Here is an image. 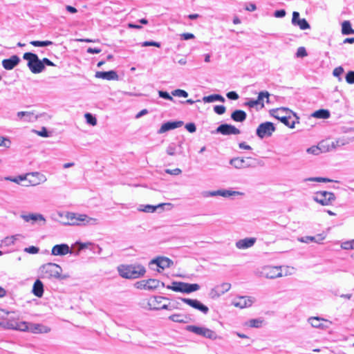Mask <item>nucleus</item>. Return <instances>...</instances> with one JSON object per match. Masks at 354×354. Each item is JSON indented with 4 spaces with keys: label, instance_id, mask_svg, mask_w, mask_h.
<instances>
[{
    "label": "nucleus",
    "instance_id": "nucleus-1",
    "mask_svg": "<svg viewBox=\"0 0 354 354\" xmlns=\"http://www.w3.org/2000/svg\"><path fill=\"white\" fill-rule=\"evenodd\" d=\"M119 274L125 279H138L146 273L145 268L139 263L120 265L118 267Z\"/></svg>",
    "mask_w": 354,
    "mask_h": 354
},
{
    "label": "nucleus",
    "instance_id": "nucleus-2",
    "mask_svg": "<svg viewBox=\"0 0 354 354\" xmlns=\"http://www.w3.org/2000/svg\"><path fill=\"white\" fill-rule=\"evenodd\" d=\"M62 272L61 266L54 263H48L39 268L40 277L43 279H65L68 277V275H62Z\"/></svg>",
    "mask_w": 354,
    "mask_h": 354
},
{
    "label": "nucleus",
    "instance_id": "nucleus-3",
    "mask_svg": "<svg viewBox=\"0 0 354 354\" xmlns=\"http://www.w3.org/2000/svg\"><path fill=\"white\" fill-rule=\"evenodd\" d=\"M68 221L65 225H95L99 223V219L83 214L67 212L66 215Z\"/></svg>",
    "mask_w": 354,
    "mask_h": 354
},
{
    "label": "nucleus",
    "instance_id": "nucleus-4",
    "mask_svg": "<svg viewBox=\"0 0 354 354\" xmlns=\"http://www.w3.org/2000/svg\"><path fill=\"white\" fill-rule=\"evenodd\" d=\"M23 58L28 62L27 66L32 73L37 74L44 71L45 66L37 54L30 52L25 53Z\"/></svg>",
    "mask_w": 354,
    "mask_h": 354
},
{
    "label": "nucleus",
    "instance_id": "nucleus-5",
    "mask_svg": "<svg viewBox=\"0 0 354 354\" xmlns=\"http://www.w3.org/2000/svg\"><path fill=\"white\" fill-rule=\"evenodd\" d=\"M288 111V109L282 107L277 109H272L270 111V113L274 118L279 120L286 126L293 129L295 127V123L299 122L297 120L298 118H297L296 120H294L290 115H283V113Z\"/></svg>",
    "mask_w": 354,
    "mask_h": 354
},
{
    "label": "nucleus",
    "instance_id": "nucleus-6",
    "mask_svg": "<svg viewBox=\"0 0 354 354\" xmlns=\"http://www.w3.org/2000/svg\"><path fill=\"white\" fill-rule=\"evenodd\" d=\"M167 288L175 292L191 293L200 289V286L197 283H188L180 281H174L171 285L167 286Z\"/></svg>",
    "mask_w": 354,
    "mask_h": 354
},
{
    "label": "nucleus",
    "instance_id": "nucleus-7",
    "mask_svg": "<svg viewBox=\"0 0 354 354\" xmlns=\"http://www.w3.org/2000/svg\"><path fill=\"white\" fill-rule=\"evenodd\" d=\"M230 163L236 169H245L256 167L259 165V161L257 159L251 157H247L245 158L238 157L232 158Z\"/></svg>",
    "mask_w": 354,
    "mask_h": 354
},
{
    "label": "nucleus",
    "instance_id": "nucleus-8",
    "mask_svg": "<svg viewBox=\"0 0 354 354\" xmlns=\"http://www.w3.org/2000/svg\"><path fill=\"white\" fill-rule=\"evenodd\" d=\"M186 330L189 332H192L198 335H201L202 337L210 339H221V337L218 336L216 333L205 327H201L194 325H189L186 326Z\"/></svg>",
    "mask_w": 354,
    "mask_h": 354
},
{
    "label": "nucleus",
    "instance_id": "nucleus-9",
    "mask_svg": "<svg viewBox=\"0 0 354 354\" xmlns=\"http://www.w3.org/2000/svg\"><path fill=\"white\" fill-rule=\"evenodd\" d=\"M275 131L276 128L272 122H265L258 126L256 134L259 138L263 139L266 137H270Z\"/></svg>",
    "mask_w": 354,
    "mask_h": 354
},
{
    "label": "nucleus",
    "instance_id": "nucleus-10",
    "mask_svg": "<svg viewBox=\"0 0 354 354\" xmlns=\"http://www.w3.org/2000/svg\"><path fill=\"white\" fill-rule=\"evenodd\" d=\"M313 200L322 205H330L335 201V196L332 192L321 191L315 194Z\"/></svg>",
    "mask_w": 354,
    "mask_h": 354
},
{
    "label": "nucleus",
    "instance_id": "nucleus-11",
    "mask_svg": "<svg viewBox=\"0 0 354 354\" xmlns=\"http://www.w3.org/2000/svg\"><path fill=\"white\" fill-rule=\"evenodd\" d=\"M202 196L205 198L213 197V196H223L224 198H229L230 196H235L243 195L242 192L238 191H232L227 189H218L216 191H205L202 192Z\"/></svg>",
    "mask_w": 354,
    "mask_h": 354
},
{
    "label": "nucleus",
    "instance_id": "nucleus-12",
    "mask_svg": "<svg viewBox=\"0 0 354 354\" xmlns=\"http://www.w3.org/2000/svg\"><path fill=\"white\" fill-rule=\"evenodd\" d=\"M160 283V282L158 279H149L137 281L135 283V287L140 290H153L159 286Z\"/></svg>",
    "mask_w": 354,
    "mask_h": 354
},
{
    "label": "nucleus",
    "instance_id": "nucleus-13",
    "mask_svg": "<svg viewBox=\"0 0 354 354\" xmlns=\"http://www.w3.org/2000/svg\"><path fill=\"white\" fill-rule=\"evenodd\" d=\"M215 132L224 136L237 135L241 133L240 130L236 127L226 123L220 124L215 130Z\"/></svg>",
    "mask_w": 354,
    "mask_h": 354
},
{
    "label": "nucleus",
    "instance_id": "nucleus-14",
    "mask_svg": "<svg viewBox=\"0 0 354 354\" xmlns=\"http://www.w3.org/2000/svg\"><path fill=\"white\" fill-rule=\"evenodd\" d=\"M180 299L185 303L186 304L189 305V306L192 307L193 308H195L201 312H202L204 314H207L209 312V308L207 306L202 304L200 301L197 299H193L189 298H180Z\"/></svg>",
    "mask_w": 354,
    "mask_h": 354
},
{
    "label": "nucleus",
    "instance_id": "nucleus-15",
    "mask_svg": "<svg viewBox=\"0 0 354 354\" xmlns=\"http://www.w3.org/2000/svg\"><path fill=\"white\" fill-rule=\"evenodd\" d=\"M262 274L268 279H275L282 276L281 267L266 266L263 268Z\"/></svg>",
    "mask_w": 354,
    "mask_h": 354
},
{
    "label": "nucleus",
    "instance_id": "nucleus-16",
    "mask_svg": "<svg viewBox=\"0 0 354 354\" xmlns=\"http://www.w3.org/2000/svg\"><path fill=\"white\" fill-rule=\"evenodd\" d=\"M231 288V284L229 283H223L213 288L209 292L212 298L218 297L221 295L227 292Z\"/></svg>",
    "mask_w": 354,
    "mask_h": 354
},
{
    "label": "nucleus",
    "instance_id": "nucleus-17",
    "mask_svg": "<svg viewBox=\"0 0 354 354\" xmlns=\"http://www.w3.org/2000/svg\"><path fill=\"white\" fill-rule=\"evenodd\" d=\"M299 16L298 12L294 11L292 12V24L295 26H299L303 30L310 29V26L308 22L305 19H300Z\"/></svg>",
    "mask_w": 354,
    "mask_h": 354
},
{
    "label": "nucleus",
    "instance_id": "nucleus-18",
    "mask_svg": "<svg viewBox=\"0 0 354 354\" xmlns=\"http://www.w3.org/2000/svg\"><path fill=\"white\" fill-rule=\"evenodd\" d=\"M308 322L313 328L326 329L332 324L331 322L321 319L318 317H313L308 319Z\"/></svg>",
    "mask_w": 354,
    "mask_h": 354
},
{
    "label": "nucleus",
    "instance_id": "nucleus-19",
    "mask_svg": "<svg viewBox=\"0 0 354 354\" xmlns=\"http://www.w3.org/2000/svg\"><path fill=\"white\" fill-rule=\"evenodd\" d=\"M68 253L71 254L73 252L66 243L55 245L51 250V254L54 256H64Z\"/></svg>",
    "mask_w": 354,
    "mask_h": 354
},
{
    "label": "nucleus",
    "instance_id": "nucleus-20",
    "mask_svg": "<svg viewBox=\"0 0 354 354\" xmlns=\"http://www.w3.org/2000/svg\"><path fill=\"white\" fill-rule=\"evenodd\" d=\"M173 263V261L170 259L165 257H159L156 259H152L149 262V266L156 265L157 267L161 269H165L171 267Z\"/></svg>",
    "mask_w": 354,
    "mask_h": 354
},
{
    "label": "nucleus",
    "instance_id": "nucleus-21",
    "mask_svg": "<svg viewBox=\"0 0 354 354\" xmlns=\"http://www.w3.org/2000/svg\"><path fill=\"white\" fill-rule=\"evenodd\" d=\"M183 125V121H168L163 123L160 128L158 130V134L164 133L168 131L175 129Z\"/></svg>",
    "mask_w": 354,
    "mask_h": 354
},
{
    "label": "nucleus",
    "instance_id": "nucleus-22",
    "mask_svg": "<svg viewBox=\"0 0 354 354\" xmlns=\"http://www.w3.org/2000/svg\"><path fill=\"white\" fill-rule=\"evenodd\" d=\"M27 177H29L28 181L32 185H37L46 182L47 180L46 176L39 172L27 174Z\"/></svg>",
    "mask_w": 354,
    "mask_h": 354
},
{
    "label": "nucleus",
    "instance_id": "nucleus-23",
    "mask_svg": "<svg viewBox=\"0 0 354 354\" xmlns=\"http://www.w3.org/2000/svg\"><path fill=\"white\" fill-rule=\"evenodd\" d=\"M253 300L250 297L245 296L239 297L233 301L234 306L240 308L251 306Z\"/></svg>",
    "mask_w": 354,
    "mask_h": 354
},
{
    "label": "nucleus",
    "instance_id": "nucleus-24",
    "mask_svg": "<svg viewBox=\"0 0 354 354\" xmlns=\"http://www.w3.org/2000/svg\"><path fill=\"white\" fill-rule=\"evenodd\" d=\"M20 62V58L17 55H12L8 59L2 61V66L6 70H12Z\"/></svg>",
    "mask_w": 354,
    "mask_h": 354
},
{
    "label": "nucleus",
    "instance_id": "nucleus-25",
    "mask_svg": "<svg viewBox=\"0 0 354 354\" xmlns=\"http://www.w3.org/2000/svg\"><path fill=\"white\" fill-rule=\"evenodd\" d=\"M256 241L254 237L243 239L236 243V247L241 250L248 249L253 246Z\"/></svg>",
    "mask_w": 354,
    "mask_h": 354
},
{
    "label": "nucleus",
    "instance_id": "nucleus-26",
    "mask_svg": "<svg viewBox=\"0 0 354 354\" xmlns=\"http://www.w3.org/2000/svg\"><path fill=\"white\" fill-rule=\"evenodd\" d=\"M50 330V328L40 324H30L29 330L33 333H47Z\"/></svg>",
    "mask_w": 354,
    "mask_h": 354
},
{
    "label": "nucleus",
    "instance_id": "nucleus-27",
    "mask_svg": "<svg viewBox=\"0 0 354 354\" xmlns=\"http://www.w3.org/2000/svg\"><path fill=\"white\" fill-rule=\"evenodd\" d=\"M325 239V236L322 234H317L315 236H306L298 239V241L301 243H309L310 242H315L320 243Z\"/></svg>",
    "mask_w": 354,
    "mask_h": 354
},
{
    "label": "nucleus",
    "instance_id": "nucleus-28",
    "mask_svg": "<svg viewBox=\"0 0 354 354\" xmlns=\"http://www.w3.org/2000/svg\"><path fill=\"white\" fill-rule=\"evenodd\" d=\"M182 142H180L178 145L176 146L175 143H170L167 147L166 152L169 156H175L176 153L181 154L183 153L182 150Z\"/></svg>",
    "mask_w": 354,
    "mask_h": 354
},
{
    "label": "nucleus",
    "instance_id": "nucleus-29",
    "mask_svg": "<svg viewBox=\"0 0 354 354\" xmlns=\"http://www.w3.org/2000/svg\"><path fill=\"white\" fill-rule=\"evenodd\" d=\"M32 293L37 297H41L44 295V284L39 279H37L32 286Z\"/></svg>",
    "mask_w": 354,
    "mask_h": 354
},
{
    "label": "nucleus",
    "instance_id": "nucleus-30",
    "mask_svg": "<svg viewBox=\"0 0 354 354\" xmlns=\"http://www.w3.org/2000/svg\"><path fill=\"white\" fill-rule=\"evenodd\" d=\"M247 113L243 110H235L231 114L232 120L238 122H243L246 120Z\"/></svg>",
    "mask_w": 354,
    "mask_h": 354
},
{
    "label": "nucleus",
    "instance_id": "nucleus-31",
    "mask_svg": "<svg viewBox=\"0 0 354 354\" xmlns=\"http://www.w3.org/2000/svg\"><path fill=\"white\" fill-rule=\"evenodd\" d=\"M169 319L177 323H188L190 320V318L188 315L184 314H174L169 317Z\"/></svg>",
    "mask_w": 354,
    "mask_h": 354
},
{
    "label": "nucleus",
    "instance_id": "nucleus-32",
    "mask_svg": "<svg viewBox=\"0 0 354 354\" xmlns=\"http://www.w3.org/2000/svg\"><path fill=\"white\" fill-rule=\"evenodd\" d=\"M21 218L26 221L29 222L32 221V222H35L37 221H45V218L44 216L41 214H23L21 215Z\"/></svg>",
    "mask_w": 354,
    "mask_h": 354
},
{
    "label": "nucleus",
    "instance_id": "nucleus-33",
    "mask_svg": "<svg viewBox=\"0 0 354 354\" xmlns=\"http://www.w3.org/2000/svg\"><path fill=\"white\" fill-rule=\"evenodd\" d=\"M203 101L205 103H211L216 101H219L221 102H224L225 101V98L219 95V94H212L207 96H204L203 97Z\"/></svg>",
    "mask_w": 354,
    "mask_h": 354
},
{
    "label": "nucleus",
    "instance_id": "nucleus-34",
    "mask_svg": "<svg viewBox=\"0 0 354 354\" xmlns=\"http://www.w3.org/2000/svg\"><path fill=\"white\" fill-rule=\"evenodd\" d=\"M342 33L344 35L354 34V30L352 28L349 21H344L342 24Z\"/></svg>",
    "mask_w": 354,
    "mask_h": 354
},
{
    "label": "nucleus",
    "instance_id": "nucleus-35",
    "mask_svg": "<svg viewBox=\"0 0 354 354\" xmlns=\"http://www.w3.org/2000/svg\"><path fill=\"white\" fill-rule=\"evenodd\" d=\"M312 116L320 119H328L330 117V112L326 109H319L315 111Z\"/></svg>",
    "mask_w": 354,
    "mask_h": 354
},
{
    "label": "nucleus",
    "instance_id": "nucleus-36",
    "mask_svg": "<svg viewBox=\"0 0 354 354\" xmlns=\"http://www.w3.org/2000/svg\"><path fill=\"white\" fill-rule=\"evenodd\" d=\"M17 321L14 319H8L6 322L0 323L1 326L6 329L17 330Z\"/></svg>",
    "mask_w": 354,
    "mask_h": 354
},
{
    "label": "nucleus",
    "instance_id": "nucleus-37",
    "mask_svg": "<svg viewBox=\"0 0 354 354\" xmlns=\"http://www.w3.org/2000/svg\"><path fill=\"white\" fill-rule=\"evenodd\" d=\"M164 204H160L157 206H153L151 205H142L140 206V207L138 208V209L141 212H153L158 207L162 206Z\"/></svg>",
    "mask_w": 354,
    "mask_h": 354
},
{
    "label": "nucleus",
    "instance_id": "nucleus-38",
    "mask_svg": "<svg viewBox=\"0 0 354 354\" xmlns=\"http://www.w3.org/2000/svg\"><path fill=\"white\" fill-rule=\"evenodd\" d=\"M30 44L36 47H46L53 44L51 41H31Z\"/></svg>",
    "mask_w": 354,
    "mask_h": 354
},
{
    "label": "nucleus",
    "instance_id": "nucleus-39",
    "mask_svg": "<svg viewBox=\"0 0 354 354\" xmlns=\"http://www.w3.org/2000/svg\"><path fill=\"white\" fill-rule=\"evenodd\" d=\"M30 327V323L26 322H17V330L20 331H28Z\"/></svg>",
    "mask_w": 354,
    "mask_h": 354
},
{
    "label": "nucleus",
    "instance_id": "nucleus-40",
    "mask_svg": "<svg viewBox=\"0 0 354 354\" xmlns=\"http://www.w3.org/2000/svg\"><path fill=\"white\" fill-rule=\"evenodd\" d=\"M95 77L102 78L106 80H111V71H97L95 73Z\"/></svg>",
    "mask_w": 354,
    "mask_h": 354
},
{
    "label": "nucleus",
    "instance_id": "nucleus-41",
    "mask_svg": "<svg viewBox=\"0 0 354 354\" xmlns=\"http://www.w3.org/2000/svg\"><path fill=\"white\" fill-rule=\"evenodd\" d=\"M269 96H270V93L266 91H261L259 93L257 100L261 102V107L264 106L263 100L265 98L266 99L267 102H269Z\"/></svg>",
    "mask_w": 354,
    "mask_h": 354
},
{
    "label": "nucleus",
    "instance_id": "nucleus-42",
    "mask_svg": "<svg viewBox=\"0 0 354 354\" xmlns=\"http://www.w3.org/2000/svg\"><path fill=\"white\" fill-rule=\"evenodd\" d=\"M85 119L86 120L87 124L95 126L97 124V120L95 116H93L90 113H86L84 115Z\"/></svg>",
    "mask_w": 354,
    "mask_h": 354
},
{
    "label": "nucleus",
    "instance_id": "nucleus-43",
    "mask_svg": "<svg viewBox=\"0 0 354 354\" xmlns=\"http://www.w3.org/2000/svg\"><path fill=\"white\" fill-rule=\"evenodd\" d=\"M27 178V174L25 176H19L17 177L8 176L5 178V180L19 184L21 181H23Z\"/></svg>",
    "mask_w": 354,
    "mask_h": 354
},
{
    "label": "nucleus",
    "instance_id": "nucleus-44",
    "mask_svg": "<svg viewBox=\"0 0 354 354\" xmlns=\"http://www.w3.org/2000/svg\"><path fill=\"white\" fill-rule=\"evenodd\" d=\"M263 320L261 319H252L249 320L248 324L250 327L260 328L262 325Z\"/></svg>",
    "mask_w": 354,
    "mask_h": 354
},
{
    "label": "nucleus",
    "instance_id": "nucleus-45",
    "mask_svg": "<svg viewBox=\"0 0 354 354\" xmlns=\"http://www.w3.org/2000/svg\"><path fill=\"white\" fill-rule=\"evenodd\" d=\"M171 95L176 97H187L188 96V93L182 89H176L171 92Z\"/></svg>",
    "mask_w": 354,
    "mask_h": 354
},
{
    "label": "nucleus",
    "instance_id": "nucleus-46",
    "mask_svg": "<svg viewBox=\"0 0 354 354\" xmlns=\"http://www.w3.org/2000/svg\"><path fill=\"white\" fill-rule=\"evenodd\" d=\"M33 115V113L28 111H19L17 113V116L19 118L21 119L24 116L27 117L25 119V121L29 122L31 120V117Z\"/></svg>",
    "mask_w": 354,
    "mask_h": 354
},
{
    "label": "nucleus",
    "instance_id": "nucleus-47",
    "mask_svg": "<svg viewBox=\"0 0 354 354\" xmlns=\"http://www.w3.org/2000/svg\"><path fill=\"white\" fill-rule=\"evenodd\" d=\"M341 247L344 250L354 249V239L342 243Z\"/></svg>",
    "mask_w": 354,
    "mask_h": 354
},
{
    "label": "nucleus",
    "instance_id": "nucleus-48",
    "mask_svg": "<svg viewBox=\"0 0 354 354\" xmlns=\"http://www.w3.org/2000/svg\"><path fill=\"white\" fill-rule=\"evenodd\" d=\"M306 180L309 181H314V182H319V183H328V182H333V180H330L327 178H322V177H314V178H310L306 179Z\"/></svg>",
    "mask_w": 354,
    "mask_h": 354
},
{
    "label": "nucleus",
    "instance_id": "nucleus-49",
    "mask_svg": "<svg viewBox=\"0 0 354 354\" xmlns=\"http://www.w3.org/2000/svg\"><path fill=\"white\" fill-rule=\"evenodd\" d=\"M18 235L12 236L10 237H6L3 240V243H4L6 245H11L15 243V241L17 240V236Z\"/></svg>",
    "mask_w": 354,
    "mask_h": 354
},
{
    "label": "nucleus",
    "instance_id": "nucleus-50",
    "mask_svg": "<svg viewBox=\"0 0 354 354\" xmlns=\"http://www.w3.org/2000/svg\"><path fill=\"white\" fill-rule=\"evenodd\" d=\"M159 97L163 98L165 100H168L170 101H174V98L170 95V94L165 91H158Z\"/></svg>",
    "mask_w": 354,
    "mask_h": 354
},
{
    "label": "nucleus",
    "instance_id": "nucleus-51",
    "mask_svg": "<svg viewBox=\"0 0 354 354\" xmlns=\"http://www.w3.org/2000/svg\"><path fill=\"white\" fill-rule=\"evenodd\" d=\"M307 152L313 155H319L322 151L318 146H313L307 149Z\"/></svg>",
    "mask_w": 354,
    "mask_h": 354
},
{
    "label": "nucleus",
    "instance_id": "nucleus-52",
    "mask_svg": "<svg viewBox=\"0 0 354 354\" xmlns=\"http://www.w3.org/2000/svg\"><path fill=\"white\" fill-rule=\"evenodd\" d=\"M214 111L218 115H222L225 113L226 108L223 105H216L214 107Z\"/></svg>",
    "mask_w": 354,
    "mask_h": 354
},
{
    "label": "nucleus",
    "instance_id": "nucleus-53",
    "mask_svg": "<svg viewBox=\"0 0 354 354\" xmlns=\"http://www.w3.org/2000/svg\"><path fill=\"white\" fill-rule=\"evenodd\" d=\"M346 81L348 84H354V71H350L346 75Z\"/></svg>",
    "mask_w": 354,
    "mask_h": 354
},
{
    "label": "nucleus",
    "instance_id": "nucleus-54",
    "mask_svg": "<svg viewBox=\"0 0 354 354\" xmlns=\"http://www.w3.org/2000/svg\"><path fill=\"white\" fill-rule=\"evenodd\" d=\"M11 142L9 139L4 138L3 136H0V146L5 147H10Z\"/></svg>",
    "mask_w": 354,
    "mask_h": 354
},
{
    "label": "nucleus",
    "instance_id": "nucleus-55",
    "mask_svg": "<svg viewBox=\"0 0 354 354\" xmlns=\"http://www.w3.org/2000/svg\"><path fill=\"white\" fill-rule=\"evenodd\" d=\"M24 251L27 253L35 254L39 252V248L36 246L32 245L28 248H26L24 249Z\"/></svg>",
    "mask_w": 354,
    "mask_h": 354
},
{
    "label": "nucleus",
    "instance_id": "nucleus-56",
    "mask_svg": "<svg viewBox=\"0 0 354 354\" xmlns=\"http://www.w3.org/2000/svg\"><path fill=\"white\" fill-rule=\"evenodd\" d=\"M142 46L146 47V46H156V47H160V44L159 42L153 41H146L142 43Z\"/></svg>",
    "mask_w": 354,
    "mask_h": 354
},
{
    "label": "nucleus",
    "instance_id": "nucleus-57",
    "mask_svg": "<svg viewBox=\"0 0 354 354\" xmlns=\"http://www.w3.org/2000/svg\"><path fill=\"white\" fill-rule=\"evenodd\" d=\"M296 55L297 57H304L307 56V52L306 48L304 47L298 48Z\"/></svg>",
    "mask_w": 354,
    "mask_h": 354
},
{
    "label": "nucleus",
    "instance_id": "nucleus-58",
    "mask_svg": "<svg viewBox=\"0 0 354 354\" xmlns=\"http://www.w3.org/2000/svg\"><path fill=\"white\" fill-rule=\"evenodd\" d=\"M226 96L228 99L236 100H238L239 96L236 91H230L226 94Z\"/></svg>",
    "mask_w": 354,
    "mask_h": 354
},
{
    "label": "nucleus",
    "instance_id": "nucleus-59",
    "mask_svg": "<svg viewBox=\"0 0 354 354\" xmlns=\"http://www.w3.org/2000/svg\"><path fill=\"white\" fill-rule=\"evenodd\" d=\"M185 129L189 133H194L196 131V127L194 123L190 122L185 124Z\"/></svg>",
    "mask_w": 354,
    "mask_h": 354
},
{
    "label": "nucleus",
    "instance_id": "nucleus-60",
    "mask_svg": "<svg viewBox=\"0 0 354 354\" xmlns=\"http://www.w3.org/2000/svg\"><path fill=\"white\" fill-rule=\"evenodd\" d=\"M165 172L167 174H171V175L177 176V175H179L180 174H181L182 171L179 168H176L174 169H167L165 170Z\"/></svg>",
    "mask_w": 354,
    "mask_h": 354
},
{
    "label": "nucleus",
    "instance_id": "nucleus-61",
    "mask_svg": "<svg viewBox=\"0 0 354 354\" xmlns=\"http://www.w3.org/2000/svg\"><path fill=\"white\" fill-rule=\"evenodd\" d=\"M344 72V68L342 66L336 67L333 71V75L335 77H339Z\"/></svg>",
    "mask_w": 354,
    "mask_h": 354
},
{
    "label": "nucleus",
    "instance_id": "nucleus-62",
    "mask_svg": "<svg viewBox=\"0 0 354 354\" xmlns=\"http://www.w3.org/2000/svg\"><path fill=\"white\" fill-rule=\"evenodd\" d=\"M181 39L189 40L195 38V36L192 33L186 32L180 35Z\"/></svg>",
    "mask_w": 354,
    "mask_h": 354
},
{
    "label": "nucleus",
    "instance_id": "nucleus-63",
    "mask_svg": "<svg viewBox=\"0 0 354 354\" xmlns=\"http://www.w3.org/2000/svg\"><path fill=\"white\" fill-rule=\"evenodd\" d=\"M286 10L283 9L276 10L274 13V16L277 18H281L285 17Z\"/></svg>",
    "mask_w": 354,
    "mask_h": 354
},
{
    "label": "nucleus",
    "instance_id": "nucleus-64",
    "mask_svg": "<svg viewBox=\"0 0 354 354\" xmlns=\"http://www.w3.org/2000/svg\"><path fill=\"white\" fill-rule=\"evenodd\" d=\"M37 134L44 138H48L49 136L48 131L45 127H43L40 131H38Z\"/></svg>",
    "mask_w": 354,
    "mask_h": 354
}]
</instances>
